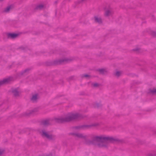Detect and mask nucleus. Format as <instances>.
I'll return each instance as SVG.
<instances>
[{
  "label": "nucleus",
  "instance_id": "obj_9",
  "mask_svg": "<svg viewBox=\"0 0 156 156\" xmlns=\"http://www.w3.org/2000/svg\"><path fill=\"white\" fill-rule=\"evenodd\" d=\"M99 125L98 123H94L91 125L84 126H78L76 127V129L80 130L83 129L84 127H89L92 126H98Z\"/></svg>",
  "mask_w": 156,
  "mask_h": 156
},
{
  "label": "nucleus",
  "instance_id": "obj_10",
  "mask_svg": "<svg viewBox=\"0 0 156 156\" xmlns=\"http://www.w3.org/2000/svg\"><path fill=\"white\" fill-rule=\"evenodd\" d=\"M38 111V109L36 108L34 109L27 111L25 113V115L27 116H29L30 115L33 114L34 113L37 112Z\"/></svg>",
  "mask_w": 156,
  "mask_h": 156
},
{
  "label": "nucleus",
  "instance_id": "obj_5",
  "mask_svg": "<svg viewBox=\"0 0 156 156\" xmlns=\"http://www.w3.org/2000/svg\"><path fill=\"white\" fill-rule=\"evenodd\" d=\"M13 80V78L11 77L4 79L3 80L0 81V86L3 84L9 83Z\"/></svg>",
  "mask_w": 156,
  "mask_h": 156
},
{
  "label": "nucleus",
  "instance_id": "obj_14",
  "mask_svg": "<svg viewBox=\"0 0 156 156\" xmlns=\"http://www.w3.org/2000/svg\"><path fill=\"white\" fill-rule=\"evenodd\" d=\"M44 7V5L42 4L38 5L36 7L35 9L38 10H41Z\"/></svg>",
  "mask_w": 156,
  "mask_h": 156
},
{
  "label": "nucleus",
  "instance_id": "obj_22",
  "mask_svg": "<svg viewBox=\"0 0 156 156\" xmlns=\"http://www.w3.org/2000/svg\"><path fill=\"white\" fill-rule=\"evenodd\" d=\"M151 92L153 94L156 93V89H153L151 90Z\"/></svg>",
  "mask_w": 156,
  "mask_h": 156
},
{
  "label": "nucleus",
  "instance_id": "obj_18",
  "mask_svg": "<svg viewBox=\"0 0 156 156\" xmlns=\"http://www.w3.org/2000/svg\"><path fill=\"white\" fill-rule=\"evenodd\" d=\"M42 124L44 126H46L49 124V121L48 120H45L42 122Z\"/></svg>",
  "mask_w": 156,
  "mask_h": 156
},
{
  "label": "nucleus",
  "instance_id": "obj_19",
  "mask_svg": "<svg viewBox=\"0 0 156 156\" xmlns=\"http://www.w3.org/2000/svg\"><path fill=\"white\" fill-rule=\"evenodd\" d=\"M122 73V72L121 71H116L115 73V76L117 77H119L120 76Z\"/></svg>",
  "mask_w": 156,
  "mask_h": 156
},
{
  "label": "nucleus",
  "instance_id": "obj_24",
  "mask_svg": "<svg viewBox=\"0 0 156 156\" xmlns=\"http://www.w3.org/2000/svg\"><path fill=\"white\" fill-rule=\"evenodd\" d=\"M85 0H81V1L83 2L85 1Z\"/></svg>",
  "mask_w": 156,
  "mask_h": 156
},
{
  "label": "nucleus",
  "instance_id": "obj_4",
  "mask_svg": "<svg viewBox=\"0 0 156 156\" xmlns=\"http://www.w3.org/2000/svg\"><path fill=\"white\" fill-rule=\"evenodd\" d=\"M71 134L76 137L84 140H86L87 138V136L83 133H72Z\"/></svg>",
  "mask_w": 156,
  "mask_h": 156
},
{
  "label": "nucleus",
  "instance_id": "obj_21",
  "mask_svg": "<svg viewBox=\"0 0 156 156\" xmlns=\"http://www.w3.org/2000/svg\"><path fill=\"white\" fill-rule=\"evenodd\" d=\"M83 77H85L88 78H89L90 77V76L88 74L83 75Z\"/></svg>",
  "mask_w": 156,
  "mask_h": 156
},
{
  "label": "nucleus",
  "instance_id": "obj_12",
  "mask_svg": "<svg viewBox=\"0 0 156 156\" xmlns=\"http://www.w3.org/2000/svg\"><path fill=\"white\" fill-rule=\"evenodd\" d=\"M38 98L39 97L38 94H35L33 95L31 98V100L33 102H35L37 101Z\"/></svg>",
  "mask_w": 156,
  "mask_h": 156
},
{
  "label": "nucleus",
  "instance_id": "obj_1",
  "mask_svg": "<svg viewBox=\"0 0 156 156\" xmlns=\"http://www.w3.org/2000/svg\"><path fill=\"white\" fill-rule=\"evenodd\" d=\"M117 139L112 137L103 135L94 137L93 141L97 142L96 144L100 147H107L110 142L117 141Z\"/></svg>",
  "mask_w": 156,
  "mask_h": 156
},
{
  "label": "nucleus",
  "instance_id": "obj_23",
  "mask_svg": "<svg viewBox=\"0 0 156 156\" xmlns=\"http://www.w3.org/2000/svg\"><path fill=\"white\" fill-rule=\"evenodd\" d=\"M4 152V151L3 150H0V155L2 154Z\"/></svg>",
  "mask_w": 156,
  "mask_h": 156
},
{
  "label": "nucleus",
  "instance_id": "obj_11",
  "mask_svg": "<svg viewBox=\"0 0 156 156\" xmlns=\"http://www.w3.org/2000/svg\"><path fill=\"white\" fill-rule=\"evenodd\" d=\"M94 21L95 22L99 24H101L102 23V20L100 16H96L94 17Z\"/></svg>",
  "mask_w": 156,
  "mask_h": 156
},
{
  "label": "nucleus",
  "instance_id": "obj_17",
  "mask_svg": "<svg viewBox=\"0 0 156 156\" xmlns=\"http://www.w3.org/2000/svg\"><path fill=\"white\" fill-rule=\"evenodd\" d=\"M99 71L101 74H105L107 72V71L105 69H99Z\"/></svg>",
  "mask_w": 156,
  "mask_h": 156
},
{
  "label": "nucleus",
  "instance_id": "obj_3",
  "mask_svg": "<svg viewBox=\"0 0 156 156\" xmlns=\"http://www.w3.org/2000/svg\"><path fill=\"white\" fill-rule=\"evenodd\" d=\"M42 136L50 140H54L56 139V136L55 135L50 134L48 132L45 131L44 130H42L41 132Z\"/></svg>",
  "mask_w": 156,
  "mask_h": 156
},
{
  "label": "nucleus",
  "instance_id": "obj_7",
  "mask_svg": "<svg viewBox=\"0 0 156 156\" xmlns=\"http://www.w3.org/2000/svg\"><path fill=\"white\" fill-rule=\"evenodd\" d=\"M73 60V58L72 57L69 58H66L62 59H60L57 61V64H60L62 62H69Z\"/></svg>",
  "mask_w": 156,
  "mask_h": 156
},
{
  "label": "nucleus",
  "instance_id": "obj_8",
  "mask_svg": "<svg viewBox=\"0 0 156 156\" xmlns=\"http://www.w3.org/2000/svg\"><path fill=\"white\" fill-rule=\"evenodd\" d=\"M11 91L13 95L15 97L19 96L20 91L18 88H12Z\"/></svg>",
  "mask_w": 156,
  "mask_h": 156
},
{
  "label": "nucleus",
  "instance_id": "obj_20",
  "mask_svg": "<svg viewBox=\"0 0 156 156\" xmlns=\"http://www.w3.org/2000/svg\"><path fill=\"white\" fill-rule=\"evenodd\" d=\"M29 69H27L23 71L22 72L21 74H24L25 73H27L28 71L29 70Z\"/></svg>",
  "mask_w": 156,
  "mask_h": 156
},
{
  "label": "nucleus",
  "instance_id": "obj_15",
  "mask_svg": "<svg viewBox=\"0 0 156 156\" xmlns=\"http://www.w3.org/2000/svg\"><path fill=\"white\" fill-rule=\"evenodd\" d=\"M12 8V6H8L4 9V12H8Z\"/></svg>",
  "mask_w": 156,
  "mask_h": 156
},
{
  "label": "nucleus",
  "instance_id": "obj_13",
  "mask_svg": "<svg viewBox=\"0 0 156 156\" xmlns=\"http://www.w3.org/2000/svg\"><path fill=\"white\" fill-rule=\"evenodd\" d=\"M18 35V34H7L8 37L10 38H14L17 37Z\"/></svg>",
  "mask_w": 156,
  "mask_h": 156
},
{
  "label": "nucleus",
  "instance_id": "obj_6",
  "mask_svg": "<svg viewBox=\"0 0 156 156\" xmlns=\"http://www.w3.org/2000/svg\"><path fill=\"white\" fill-rule=\"evenodd\" d=\"M113 13L112 9L111 8L106 9L105 10L104 16L106 17L111 16Z\"/></svg>",
  "mask_w": 156,
  "mask_h": 156
},
{
  "label": "nucleus",
  "instance_id": "obj_16",
  "mask_svg": "<svg viewBox=\"0 0 156 156\" xmlns=\"http://www.w3.org/2000/svg\"><path fill=\"white\" fill-rule=\"evenodd\" d=\"M100 84L96 83H91V86L92 87H97L100 86Z\"/></svg>",
  "mask_w": 156,
  "mask_h": 156
},
{
  "label": "nucleus",
  "instance_id": "obj_2",
  "mask_svg": "<svg viewBox=\"0 0 156 156\" xmlns=\"http://www.w3.org/2000/svg\"><path fill=\"white\" fill-rule=\"evenodd\" d=\"M81 117V115L77 113H70L65 115L64 116L57 118L55 119L58 122H69Z\"/></svg>",
  "mask_w": 156,
  "mask_h": 156
}]
</instances>
